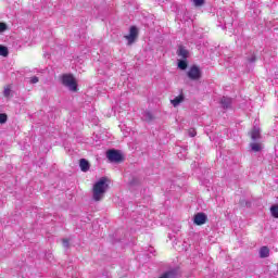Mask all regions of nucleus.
<instances>
[{
    "mask_svg": "<svg viewBox=\"0 0 278 278\" xmlns=\"http://www.w3.org/2000/svg\"><path fill=\"white\" fill-rule=\"evenodd\" d=\"M178 68H180V71H186L188 68V62L186 60L178 61Z\"/></svg>",
    "mask_w": 278,
    "mask_h": 278,
    "instance_id": "dca6fc26",
    "label": "nucleus"
},
{
    "mask_svg": "<svg viewBox=\"0 0 278 278\" xmlns=\"http://www.w3.org/2000/svg\"><path fill=\"white\" fill-rule=\"evenodd\" d=\"M62 244H63L64 249H68V247H70V243H68L67 239H63Z\"/></svg>",
    "mask_w": 278,
    "mask_h": 278,
    "instance_id": "4be33fe9",
    "label": "nucleus"
},
{
    "mask_svg": "<svg viewBox=\"0 0 278 278\" xmlns=\"http://www.w3.org/2000/svg\"><path fill=\"white\" fill-rule=\"evenodd\" d=\"M8 122V115L4 113H0V124L3 125V123Z\"/></svg>",
    "mask_w": 278,
    "mask_h": 278,
    "instance_id": "6ab92c4d",
    "label": "nucleus"
},
{
    "mask_svg": "<svg viewBox=\"0 0 278 278\" xmlns=\"http://www.w3.org/2000/svg\"><path fill=\"white\" fill-rule=\"evenodd\" d=\"M189 136H190L191 138H194V136H197V131H195V130H190V131H189Z\"/></svg>",
    "mask_w": 278,
    "mask_h": 278,
    "instance_id": "393cba45",
    "label": "nucleus"
},
{
    "mask_svg": "<svg viewBox=\"0 0 278 278\" xmlns=\"http://www.w3.org/2000/svg\"><path fill=\"white\" fill-rule=\"evenodd\" d=\"M155 117L153 116V113L150 111H144L142 113V121H146V123H151Z\"/></svg>",
    "mask_w": 278,
    "mask_h": 278,
    "instance_id": "f8f14e48",
    "label": "nucleus"
},
{
    "mask_svg": "<svg viewBox=\"0 0 278 278\" xmlns=\"http://www.w3.org/2000/svg\"><path fill=\"white\" fill-rule=\"evenodd\" d=\"M187 75L189 79L197 81L198 79H201V68H199L197 65H192Z\"/></svg>",
    "mask_w": 278,
    "mask_h": 278,
    "instance_id": "20e7f679",
    "label": "nucleus"
},
{
    "mask_svg": "<svg viewBox=\"0 0 278 278\" xmlns=\"http://www.w3.org/2000/svg\"><path fill=\"white\" fill-rule=\"evenodd\" d=\"M106 157L109 161L119 164V162L123 160V154H121L118 150H108Z\"/></svg>",
    "mask_w": 278,
    "mask_h": 278,
    "instance_id": "7ed1b4c3",
    "label": "nucleus"
},
{
    "mask_svg": "<svg viewBox=\"0 0 278 278\" xmlns=\"http://www.w3.org/2000/svg\"><path fill=\"white\" fill-rule=\"evenodd\" d=\"M250 147L254 153H260L262 151V143H250Z\"/></svg>",
    "mask_w": 278,
    "mask_h": 278,
    "instance_id": "4468645a",
    "label": "nucleus"
},
{
    "mask_svg": "<svg viewBox=\"0 0 278 278\" xmlns=\"http://www.w3.org/2000/svg\"><path fill=\"white\" fill-rule=\"evenodd\" d=\"M270 214L274 218H278V204L270 206Z\"/></svg>",
    "mask_w": 278,
    "mask_h": 278,
    "instance_id": "2eb2a0df",
    "label": "nucleus"
},
{
    "mask_svg": "<svg viewBox=\"0 0 278 278\" xmlns=\"http://www.w3.org/2000/svg\"><path fill=\"white\" fill-rule=\"evenodd\" d=\"M137 36H138V28H136V26H131L129 30V35L125 36L126 40H128V45H134Z\"/></svg>",
    "mask_w": 278,
    "mask_h": 278,
    "instance_id": "39448f33",
    "label": "nucleus"
},
{
    "mask_svg": "<svg viewBox=\"0 0 278 278\" xmlns=\"http://www.w3.org/2000/svg\"><path fill=\"white\" fill-rule=\"evenodd\" d=\"M62 84L65 88H68L71 92H77V81H75V77L71 74H64L62 76Z\"/></svg>",
    "mask_w": 278,
    "mask_h": 278,
    "instance_id": "f03ea898",
    "label": "nucleus"
},
{
    "mask_svg": "<svg viewBox=\"0 0 278 278\" xmlns=\"http://www.w3.org/2000/svg\"><path fill=\"white\" fill-rule=\"evenodd\" d=\"M5 29H8V27L5 26V24L0 23V34H1V31H5Z\"/></svg>",
    "mask_w": 278,
    "mask_h": 278,
    "instance_id": "5701e85b",
    "label": "nucleus"
},
{
    "mask_svg": "<svg viewBox=\"0 0 278 278\" xmlns=\"http://www.w3.org/2000/svg\"><path fill=\"white\" fill-rule=\"evenodd\" d=\"M184 93H180L179 96L170 100V103L174 108H177L180 103H184Z\"/></svg>",
    "mask_w": 278,
    "mask_h": 278,
    "instance_id": "9b49d317",
    "label": "nucleus"
},
{
    "mask_svg": "<svg viewBox=\"0 0 278 278\" xmlns=\"http://www.w3.org/2000/svg\"><path fill=\"white\" fill-rule=\"evenodd\" d=\"M38 81H40V79L37 76H33L29 78V84H38Z\"/></svg>",
    "mask_w": 278,
    "mask_h": 278,
    "instance_id": "412c9836",
    "label": "nucleus"
},
{
    "mask_svg": "<svg viewBox=\"0 0 278 278\" xmlns=\"http://www.w3.org/2000/svg\"><path fill=\"white\" fill-rule=\"evenodd\" d=\"M232 103H233V100L231 98L223 97L220 99V105H222L223 110L231 109Z\"/></svg>",
    "mask_w": 278,
    "mask_h": 278,
    "instance_id": "0eeeda50",
    "label": "nucleus"
},
{
    "mask_svg": "<svg viewBox=\"0 0 278 278\" xmlns=\"http://www.w3.org/2000/svg\"><path fill=\"white\" fill-rule=\"evenodd\" d=\"M193 223L195 225H205V223H207V215H205V213L195 214Z\"/></svg>",
    "mask_w": 278,
    "mask_h": 278,
    "instance_id": "423d86ee",
    "label": "nucleus"
},
{
    "mask_svg": "<svg viewBox=\"0 0 278 278\" xmlns=\"http://www.w3.org/2000/svg\"><path fill=\"white\" fill-rule=\"evenodd\" d=\"M189 54H190V52H188L186 47H184V46L178 47V50H177L178 58H182V60H188Z\"/></svg>",
    "mask_w": 278,
    "mask_h": 278,
    "instance_id": "6e6552de",
    "label": "nucleus"
},
{
    "mask_svg": "<svg viewBox=\"0 0 278 278\" xmlns=\"http://www.w3.org/2000/svg\"><path fill=\"white\" fill-rule=\"evenodd\" d=\"M79 166L83 173H88V170H90V163L86 159L79 161Z\"/></svg>",
    "mask_w": 278,
    "mask_h": 278,
    "instance_id": "9d476101",
    "label": "nucleus"
},
{
    "mask_svg": "<svg viewBox=\"0 0 278 278\" xmlns=\"http://www.w3.org/2000/svg\"><path fill=\"white\" fill-rule=\"evenodd\" d=\"M193 4L195 8H201V5L205 4V0H193Z\"/></svg>",
    "mask_w": 278,
    "mask_h": 278,
    "instance_id": "a211bd4d",
    "label": "nucleus"
},
{
    "mask_svg": "<svg viewBox=\"0 0 278 278\" xmlns=\"http://www.w3.org/2000/svg\"><path fill=\"white\" fill-rule=\"evenodd\" d=\"M8 54H9L8 47L0 46V55H2V58H8Z\"/></svg>",
    "mask_w": 278,
    "mask_h": 278,
    "instance_id": "f3484780",
    "label": "nucleus"
},
{
    "mask_svg": "<svg viewBox=\"0 0 278 278\" xmlns=\"http://www.w3.org/2000/svg\"><path fill=\"white\" fill-rule=\"evenodd\" d=\"M106 181L108 179L101 178L93 185V201H101V199H103L109 187Z\"/></svg>",
    "mask_w": 278,
    "mask_h": 278,
    "instance_id": "f257e3e1",
    "label": "nucleus"
},
{
    "mask_svg": "<svg viewBox=\"0 0 278 278\" xmlns=\"http://www.w3.org/2000/svg\"><path fill=\"white\" fill-rule=\"evenodd\" d=\"M255 60H256L255 55H252L251 58L248 59V62H250V64H253Z\"/></svg>",
    "mask_w": 278,
    "mask_h": 278,
    "instance_id": "b1692460",
    "label": "nucleus"
},
{
    "mask_svg": "<svg viewBox=\"0 0 278 278\" xmlns=\"http://www.w3.org/2000/svg\"><path fill=\"white\" fill-rule=\"evenodd\" d=\"M12 92V89L10 87L4 88L3 96L8 99Z\"/></svg>",
    "mask_w": 278,
    "mask_h": 278,
    "instance_id": "aec40b11",
    "label": "nucleus"
},
{
    "mask_svg": "<svg viewBox=\"0 0 278 278\" xmlns=\"http://www.w3.org/2000/svg\"><path fill=\"white\" fill-rule=\"evenodd\" d=\"M268 255H270V249H268V247H262L260 249V257L264 260L268 257Z\"/></svg>",
    "mask_w": 278,
    "mask_h": 278,
    "instance_id": "ddd939ff",
    "label": "nucleus"
},
{
    "mask_svg": "<svg viewBox=\"0 0 278 278\" xmlns=\"http://www.w3.org/2000/svg\"><path fill=\"white\" fill-rule=\"evenodd\" d=\"M250 136L252 138V140H260V138H262V132L260 130V127L254 126L252 131L250 132Z\"/></svg>",
    "mask_w": 278,
    "mask_h": 278,
    "instance_id": "1a4fd4ad",
    "label": "nucleus"
},
{
    "mask_svg": "<svg viewBox=\"0 0 278 278\" xmlns=\"http://www.w3.org/2000/svg\"><path fill=\"white\" fill-rule=\"evenodd\" d=\"M192 2H194V0H191Z\"/></svg>",
    "mask_w": 278,
    "mask_h": 278,
    "instance_id": "a878e982",
    "label": "nucleus"
}]
</instances>
